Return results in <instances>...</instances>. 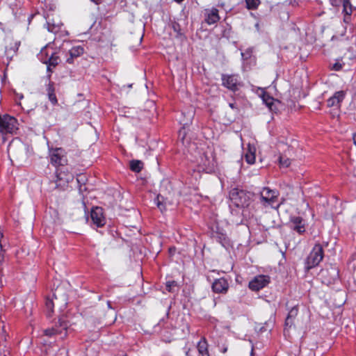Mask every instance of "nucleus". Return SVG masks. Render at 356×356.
<instances>
[{
  "label": "nucleus",
  "instance_id": "f257e3e1",
  "mask_svg": "<svg viewBox=\"0 0 356 356\" xmlns=\"http://www.w3.org/2000/svg\"><path fill=\"white\" fill-rule=\"evenodd\" d=\"M229 198L232 202L237 207L242 208V215L245 218H250V213L248 208L252 200V194L238 188H232L229 192Z\"/></svg>",
  "mask_w": 356,
  "mask_h": 356
},
{
  "label": "nucleus",
  "instance_id": "f03ea898",
  "mask_svg": "<svg viewBox=\"0 0 356 356\" xmlns=\"http://www.w3.org/2000/svg\"><path fill=\"white\" fill-rule=\"evenodd\" d=\"M49 157L50 163L56 168H63L68 162L66 152L61 147L49 148Z\"/></svg>",
  "mask_w": 356,
  "mask_h": 356
},
{
  "label": "nucleus",
  "instance_id": "7ed1b4c3",
  "mask_svg": "<svg viewBox=\"0 0 356 356\" xmlns=\"http://www.w3.org/2000/svg\"><path fill=\"white\" fill-rule=\"evenodd\" d=\"M323 257L324 251L323 246L320 243L315 244L306 259L305 268L307 270L317 266L323 260Z\"/></svg>",
  "mask_w": 356,
  "mask_h": 356
},
{
  "label": "nucleus",
  "instance_id": "20e7f679",
  "mask_svg": "<svg viewBox=\"0 0 356 356\" xmlns=\"http://www.w3.org/2000/svg\"><path fill=\"white\" fill-rule=\"evenodd\" d=\"M74 179V175L64 169V168H58L56 170L55 188L59 190H65L68 186V184Z\"/></svg>",
  "mask_w": 356,
  "mask_h": 356
},
{
  "label": "nucleus",
  "instance_id": "39448f33",
  "mask_svg": "<svg viewBox=\"0 0 356 356\" xmlns=\"http://www.w3.org/2000/svg\"><path fill=\"white\" fill-rule=\"evenodd\" d=\"M260 195L261 202L266 207L270 206L272 208L277 209L284 202L283 200L280 203H277L275 205L277 202L279 193L277 191L271 190L267 187L262 189Z\"/></svg>",
  "mask_w": 356,
  "mask_h": 356
},
{
  "label": "nucleus",
  "instance_id": "423d86ee",
  "mask_svg": "<svg viewBox=\"0 0 356 356\" xmlns=\"http://www.w3.org/2000/svg\"><path fill=\"white\" fill-rule=\"evenodd\" d=\"M17 119L8 115L0 116V131L3 134L14 133L18 129Z\"/></svg>",
  "mask_w": 356,
  "mask_h": 356
},
{
  "label": "nucleus",
  "instance_id": "0eeeda50",
  "mask_svg": "<svg viewBox=\"0 0 356 356\" xmlns=\"http://www.w3.org/2000/svg\"><path fill=\"white\" fill-rule=\"evenodd\" d=\"M270 282V277L266 275H259L255 276L248 284L250 289L253 291H258L266 286Z\"/></svg>",
  "mask_w": 356,
  "mask_h": 356
},
{
  "label": "nucleus",
  "instance_id": "6e6552de",
  "mask_svg": "<svg viewBox=\"0 0 356 356\" xmlns=\"http://www.w3.org/2000/svg\"><path fill=\"white\" fill-rule=\"evenodd\" d=\"M59 327L56 325L51 328H48L44 330V334L49 337H53L57 334H60L61 338L66 336V331L67 328V323L63 319H59Z\"/></svg>",
  "mask_w": 356,
  "mask_h": 356
},
{
  "label": "nucleus",
  "instance_id": "1a4fd4ad",
  "mask_svg": "<svg viewBox=\"0 0 356 356\" xmlns=\"http://www.w3.org/2000/svg\"><path fill=\"white\" fill-rule=\"evenodd\" d=\"M90 218L93 224L99 227H103L106 223L103 209L101 207L93 208L90 213Z\"/></svg>",
  "mask_w": 356,
  "mask_h": 356
},
{
  "label": "nucleus",
  "instance_id": "9d476101",
  "mask_svg": "<svg viewBox=\"0 0 356 356\" xmlns=\"http://www.w3.org/2000/svg\"><path fill=\"white\" fill-rule=\"evenodd\" d=\"M289 223L290 227L299 234H302L305 232V222L302 218L300 216H293L291 218Z\"/></svg>",
  "mask_w": 356,
  "mask_h": 356
},
{
  "label": "nucleus",
  "instance_id": "9b49d317",
  "mask_svg": "<svg viewBox=\"0 0 356 356\" xmlns=\"http://www.w3.org/2000/svg\"><path fill=\"white\" fill-rule=\"evenodd\" d=\"M222 85L228 89L236 91L238 88V79L236 75H225L222 76Z\"/></svg>",
  "mask_w": 356,
  "mask_h": 356
},
{
  "label": "nucleus",
  "instance_id": "f8f14e48",
  "mask_svg": "<svg viewBox=\"0 0 356 356\" xmlns=\"http://www.w3.org/2000/svg\"><path fill=\"white\" fill-rule=\"evenodd\" d=\"M211 287L214 293L225 294L229 289V284L225 278H219L213 282Z\"/></svg>",
  "mask_w": 356,
  "mask_h": 356
},
{
  "label": "nucleus",
  "instance_id": "ddd939ff",
  "mask_svg": "<svg viewBox=\"0 0 356 356\" xmlns=\"http://www.w3.org/2000/svg\"><path fill=\"white\" fill-rule=\"evenodd\" d=\"M5 43V55L10 60L17 52L19 44L11 38H7Z\"/></svg>",
  "mask_w": 356,
  "mask_h": 356
},
{
  "label": "nucleus",
  "instance_id": "4468645a",
  "mask_svg": "<svg viewBox=\"0 0 356 356\" xmlns=\"http://www.w3.org/2000/svg\"><path fill=\"white\" fill-rule=\"evenodd\" d=\"M345 95L346 93L343 90L336 92L332 97L327 99V106L332 107L335 106H339L341 102L343 100Z\"/></svg>",
  "mask_w": 356,
  "mask_h": 356
},
{
  "label": "nucleus",
  "instance_id": "2eb2a0df",
  "mask_svg": "<svg viewBox=\"0 0 356 356\" xmlns=\"http://www.w3.org/2000/svg\"><path fill=\"white\" fill-rule=\"evenodd\" d=\"M208 343L204 337L197 343V349L198 351V356H210L208 350Z\"/></svg>",
  "mask_w": 356,
  "mask_h": 356
},
{
  "label": "nucleus",
  "instance_id": "dca6fc26",
  "mask_svg": "<svg viewBox=\"0 0 356 356\" xmlns=\"http://www.w3.org/2000/svg\"><path fill=\"white\" fill-rule=\"evenodd\" d=\"M58 292V290L56 289V292L53 294V298H47L46 299V302H45V308H46V312H47V316L48 317H51L52 316V314H53V309H54V299H55L56 300H57V293Z\"/></svg>",
  "mask_w": 356,
  "mask_h": 356
},
{
  "label": "nucleus",
  "instance_id": "f3484780",
  "mask_svg": "<svg viewBox=\"0 0 356 356\" xmlns=\"http://www.w3.org/2000/svg\"><path fill=\"white\" fill-rule=\"evenodd\" d=\"M83 54V48L80 46L72 47L69 51L70 57L67 58V63L72 64L74 58H77Z\"/></svg>",
  "mask_w": 356,
  "mask_h": 356
},
{
  "label": "nucleus",
  "instance_id": "a211bd4d",
  "mask_svg": "<svg viewBox=\"0 0 356 356\" xmlns=\"http://www.w3.org/2000/svg\"><path fill=\"white\" fill-rule=\"evenodd\" d=\"M47 95L49 100L53 105H56L58 104V99L55 94L54 83L50 81L47 86Z\"/></svg>",
  "mask_w": 356,
  "mask_h": 356
},
{
  "label": "nucleus",
  "instance_id": "6ab92c4d",
  "mask_svg": "<svg viewBox=\"0 0 356 356\" xmlns=\"http://www.w3.org/2000/svg\"><path fill=\"white\" fill-rule=\"evenodd\" d=\"M298 314V309L296 306L292 307L290 311L289 312V314L287 315V317L285 321V325L287 327H291L294 323V320L296 317L297 316Z\"/></svg>",
  "mask_w": 356,
  "mask_h": 356
},
{
  "label": "nucleus",
  "instance_id": "aec40b11",
  "mask_svg": "<svg viewBox=\"0 0 356 356\" xmlns=\"http://www.w3.org/2000/svg\"><path fill=\"white\" fill-rule=\"evenodd\" d=\"M256 149L254 146L248 144L247 151L245 154V159L249 164H253L255 161Z\"/></svg>",
  "mask_w": 356,
  "mask_h": 356
},
{
  "label": "nucleus",
  "instance_id": "412c9836",
  "mask_svg": "<svg viewBox=\"0 0 356 356\" xmlns=\"http://www.w3.org/2000/svg\"><path fill=\"white\" fill-rule=\"evenodd\" d=\"M60 60L58 56L56 54L52 53L51 56L45 60H43V63L47 64V70L51 72V67H55Z\"/></svg>",
  "mask_w": 356,
  "mask_h": 356
},
{
  "label": "nucleus",
  "instance_id": "4be33fe9",
  "mask_svg": "<svg viewBox=\"0 0 356 356\" xmlns=\"http://www.w3.org/2000/svg\"><path fill=\"white\" fill-rule=\"evenodd\" d=\"M219 19L220 17L218 15V10L216 8H212L205 19L208 24H213Z\"/></svg>",
  "mask_w": 356,
  "mask_h": 356
},
{
  "label": "nucleus",
  "instance_id": "5701e85b",
  "mask_svg": "<svg viewBox=\"0 0 356 356\" xmlns=\"http://www.w3.org/2000/svg\"><path fill=\"white\" fill-rule=\"evenodd\" d=\"M143 168V163L141 161L139 160H132L130 161V169L135 172H139L142 170Z\"/></svg>",
  "mask_w": 356,
  "mask_h": 356
},
{
  "label": "nucleus",
  "instance_id": "b1692460",
  "mask_svg": "<svg viewBox=\"0 0 356 356\" xmlns=\"http://www.w3.org/2000/svg\"><path fill=\"white\" fill-rule=\"evenodd\" d=\"M341 3L343 4V12L346 15L350 16L352 14L353 9L350 4V0H343Z\"/></svg>",
  "mask_w": 356,
  "mask_h": 356
},
{
  "label": "nucleus",
  "instance_id": "393cba45",
  "mask_svg": "<svg viewBox=\"0 0 356 356\" xmlns=\"http://www.w3.org/2000/svg\"><path fill=\"white\" fill-rule=\"evenodd\" d=\"M246 7L249 10H255L260 4V0H245Z\"/></svg>",
  "mask_w": 356,
  "mask_h": 356
},
{
  "label": "nucleus",
  "instance_id": "a878e982",
  "mask_svg": "<svg viewBox=\"0 0 356 356\" xmlns=\"http://www.w3.org/2000/svg\"><path fill=\"white\" fill-rule=\"evenodd\" d=\"M263 101L265 102L266 105L272 110V106L273 104L274 99L269 96L267 94H264L262 96Z\"/></svg>",
  "mask_w": 356,
  "mask_h": 356
},
{
  "label": "nucleus",
  "instance_id": "bb28decb",
  "mask_svg": "<svg viewBox=\"0 0 356 356\" xmlns=\"http://www.w3.org/2000/svg\"><path fill=\"white\" fill-rule=\"evenodd\" d=\"M47 29L50 32L57 33L60 30V26L59 24H56L54 23L47 22Z\"/></svg>",
  "mask_w": 356,
  "mask_h": 356
},
{
  "label": "nucleus",
  "instance_id": "cd10ccee",
  "mask_svg": "<svg viewBox=\"0 0 356 356\" xmlns=\"http://www.w3.org/2000/svg\"><path fill=\"white\" fill-rule=\"evenodd\" d=\"M280 164L282 167L287 168L289 166L291 163V161L289 159L280 156L279 158Z\"/></svg>",
  "mask_w": 356,
  "mask_h": 356
},
{
  "label": "nucleus",
  "instance_id": "c85d7f7f",
  "mask_svg": "<svg viewBox=\"0 0 356 356\" xmlns=\"http://www.w3.org/2000/svg\"><path fill=\"white\" fill-rule=\"evenodd\" d=\"M176 286V283L175 281L169 282L166 284V289L168 291H172V286Z\"/></svg>",
  "mask_w": 356,
  "mask_h": 356
},
{
  "label": "nucleus",
  "instance_id": "c756f323",
  "mask_svg": "<svg viewBox=\"0 0 356 356\" xmlns=\"http://www.w3.org/2000/svg\"><path fill=\"white\" fill-rule=\"evenodd\" d=\"M343 0H330V3L333 6L337 7L341 3Z\"/></svg>",
  "mask_w": 356,
  "mask_h": 356
},
{
  "label": "nucleus",
  "instance_id": "7c9ffc66",
  "mask_svg": "<svg viewBox=\"0 0 356 356\" xmlns=\"http://www.w3.org/2000/svg\"><path fill=\"white\" fill-rule=\"evenodd\" d=\"M342 68V65L339 63H336L334 64L333 67H332V69L336 70V71H339Z\"/></svg>",
  "mask_w": 356,
  "mask_h": 356
},
{
  "label": "nucleus",
  "instance_id": "2f4dec72",
  "mask_svg": "<svg viewBox=\"0 0 356 356\" xmlns=\"http://www.w3.org/2000/svg\"><path fill=\"white\" fill-rule=\"evenodd\" d=\"M3 252H4V250L2 248V250H1V249L0 248V263H1L4 259Z\"/></svg>",
  "mask_w": 356,
  "mask_h": 356
},
{
  "label": "nucleus",
  "instance_id": "473e14b6",
  "mask_svg": "<svg viewBox=\"0 0 356 356\" xmlns=\"http://www.w3.org/2000/svg\"><path fill=\"white\" fill-rule=\"evenodd\" d=\"M92 3H94L95 5H99L102 3V0H90Z\"/></svg>",
  "mask_w": 356,
  "mask_h": 356
},
{
  "label": "nucleus",
  "instance_id": "72a5a7b5",
  "mask_svg": "<svg viewBox=\"0 0 356 356\" xmlns=\"http://www.w3.org/2000/svg\"><path fill=\"white\" fill-rule=\"evenodd\" d=\"M3 233L0 232V248L2 250L3 245L1 244V239L3 238Z\"/></svg>",
  "mask_w": 356,
  "mask_h": 356
},
{
  "label": "nucleus",
  "instance_id": "f704fd0d",
  "mask_svg": "<svg viewBox=\"0 0 356 356\" xmlns=\"http://www.w3.org/2000/svg\"><path fill=\"white\" fill-rule=\"evenodd\" d=\"M229 106H230V108H232V109H235V108H236V109H237V108H236V106H235V104H234V103H230V104H229Z\"/></svg>",
  "mask_w": 356,
  "mask_h": 356
},
{
  "label": "nucleus",
  "instance_id": "c9c22d12",
  "mask_svg": "<svg viewBox=\"0 0 356 356\" xmlns=\"http://www.w3.org/2000/svg\"><path fill=\"white\" fill-rule=\"evenodd\" d=\"M353 141H354V143L356 145V133L353 135Z\"/></svg>",
  "mask_w": 356,
  "mask_h": 356
},
{
  "label": "nucleus",
  "instance_id": "e433bc0d",
  "mask_svg": "<svg viewBox=\"0 0 356 356\" xmlns=\"http://www.w3.org/2000/svg\"><path fill=\"white\" fill-rule=\"evenodd\" d=\"M161 206H162V205H161L160 203H158V207H159L161 210H162V209H163V208H162V207H161Z\"/></svg>",
  "mask_w": 356,
  "mask_h": 356
},
{
  "label": "nucleus",
  "instance_id": "4c0bfd02",
  "mask_svg": "<svg viewBox=\"0 0 356 356\" xmlns=\"http://www.w3.org/2000/svg\"><path fill=\"white\" fill-rule=\"evenodd\" d=\"M179 26V25H178V24H177V25H175H175H173V28H174L175 31L177 30V28H176V26Z\"/></svg>",
  "mask_w": 356,
  "mask_h": 356
},
{
  "label": "nucleus",
  "instance_id": "58836bf2",
  "mask_svg": "<svg viewBox=\"0 0 356 356\" xmlns=\"http://www.w3.org/2000/svg\"><path fill=\"white\" fill-rule=\"evenodd\" d=\"M227 348H225L223 349V350H222V353H226V352H227Z\"/></svg>",
  "mask_w": 356,
  "mask_h": 356
},
{
  "label": "nucleus",
  "instance_id": "ea45409f",
  "mask_svg": "<svg viewBox=\"0 0 356 356\" xmlns=\"http://www.w3.org/2000/svg\"><path fill=\"white\" fill-rule=\"evenodd\" d=\"M186 356H190V355H189V350H188L186 352Z\"/></svg>",
  "mask_w": 356,
  "mask_h": 356
},
{
  "label": "nucleus",
  "instance_id": "a19ab883",
  "mask_svg": "<svg viewBox=\"0 0 356 356\" xmlns=\"http://www.w3.org/2000/svg\"><path fill=\"white\" fill-rule=\"evenodd\" d=\"M76 180H77V181H78L79 183L81 181V179H80V178H79V177H77V178H76Z\"/></svg>",
  "mask_w": 356,
  "mask_h": 356
},
{
  "label": "nucleus",
  "instance_id": "79ce46f5",
  "mask_svg": "<svg viewBox=\"0 0 356 356\" xmlns=\"http://www.w3.org/2000/svg\"><path fill=\"white\" fill-rule=\"evenodd\" d=\"M63 302H64V305H65L66 304V302H66V298H64Z\"/></svg>",
  "mask_w": 356,
  "mask_h": 356
}]
</instances>
